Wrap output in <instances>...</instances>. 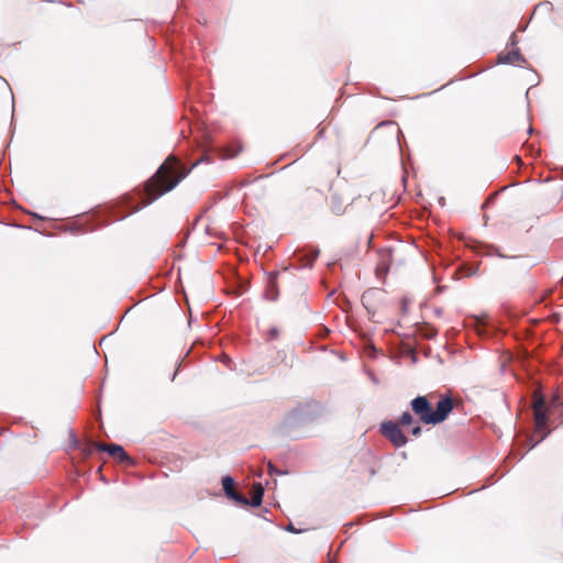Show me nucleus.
I'll return each instance as SVG.
<instances>
[{
  "label": "nucleus",
  "instance_id": "f257e3e1",
  "mask_svg": "<svg viewBox=\"0 0 563 563\" xmlns=\"http://www.w3.org/2000/svg\"><path fill=\"white\" fill-rule=\"evenodd\" d=\"M187 175L185 166L175 156L167 157L156 173L137 189L141 203L133 207L132 212H137L163 195L173 190Z\"/></svg>",
  "mask_w": 563,
  "mask_h": 563
},
{
  "label": "nucleus",
  "instance_id": "f03ea898",
  "mask_svg": "<svg viewBox=\"0 0 563 563\" xmlns=\"http://www.w3.org/2000/svg\"><path fill=\"white\" fill-rule=\"evenodd\" d=\"M434 395L417 396L410 402L412 412L419 418V421L424 424H439L443 422L452 412L454 405L453 399L449 396L442 397L437 402V408L433 409L432 401Z\"/></svg>",
  "mask_w": 563,
  "mask_h": 563
},
{
  "label": "nucleus",
  "instance_id": "7ed1b4c3",
  "mask_svg": "<svg viewBox=\"0 0 563 563\" xmlns=\"http://www.w3.org/2000/svg\"><path fill=\"white\" fill-rule=\"evenodd\" d=\"M560 407H563V399H561L558 393L553 394L548 401H545L541 394L534 393L533 417L537 432H541L547 428L549 421L548 413H554ZM560 415H563V409L560 411Z\"/></svg>",
  "mask_w": 563,
  "mask_h": 563
},
{
  "label": "nucleus",
  "instance_id": "20e7f679",
  "mask_svg": "<svg viewBox=\"0 0 563 563\" xmlns=\"http://www.w3.org/2000/svg\"><path fill=\"white\" fill-rule=\"evenodd\" d=\"M380 433L396 448L404 446L408 442L399 424L391 420L380 424Z\"/></svg>",
  "mask_w": 563,
  "mask_h": 563
},
{
  "label": "nucleus",
  "instance_id": "39448f33",
  "mask_svg": "<svg viewBox=\"0 0 563 563\" xmlns=\"http://www.w3.org/2000/svg\"><path fill=\"white\" fill-rule=\"evenodd\" d=\"M96 446L98 451L107 452L111 457L120 463L133 464L132 459L119 444L99 443Z\"/></svg>",
  "mask_w": 563,
  "mask_h": 563
},
{
  "label": "nucleus",
  "instance_id": "423d86ee",
  "mask_svg": "<svg viewBox=\"0 0 563 563\" xmlns=\"http://www.w3.org/2000/svg\"><path fill=\"white\" fill-rule=\"evenodd\" d=\"M303 419L302 415L299 410L295 409L290 411L285 418L283 424L280 426V432L286 437H291L292 430L302 424Z\"/></svg>",
  "mask_w": 563,
  "mask_h": 563
},
{
  "label": "nucleus",
  "instance_id": "0eeeda50",
  "mask_svg": "<svg viewBox=\"0 0 563 563\" xmlns=\"http://www.w3.org/2000/svg\"><path fill=\"white\" fill-rule=\"evenodd\" d=\"M222 486L225 495L229 498L233 499L239 504L249 505V500L235 490L234 481L231 476H224L222 478Z\"/></svg>",
  "mask_w": 563,
  "mask_h": 563
},
{
  "label": "nucleus",
  "instance_id": "6e6552de",
  "mask_svg": "<svg viewBox=\"0 0 563 563\" xmlns=\"http://www.w3.org/2000/svg\"><path fill=\"white\" fill-rule=\"evenodd\" d=\"M393 262V253L390 249L378 251V261L376 265V274H386Z\"/></svg>",
  "mask_w": 563,
  "mask_h": 563
},
{
  "label": "nucleus",
  "instance_id": "1a4fd4ad",
  "mask_svg": "<svg viewBox=\"0 0 563 563\" xmlns=\"http://www.w3.org/2000/svg\"><path fill=\"white\" fill-rule=\"evenodd\" d=\"M349 200H342L338 194H332L330 202L332 211L338 216L344 213L345 208L349 206Z\"/></svg>",
  "mask_w": 563,
  "mask_h": 563
},
{
  "label": "nucleus",
  "instance_id": "9d476101",
  "mask_svg": "<svg viewBox=\"0 0 563 563\" xmlns=\"http://www.w3.org/2000/svg\"><path fill=\"white\" fill-rule=\"evenodd\" d=\"M499 62L504 64L519 65L525 62V58L519 51L516 49L504 55H499Z\"/></svg>",
  "mask_w": 563,
  "mask_h": 563
},
{
  "label": "nucleus",
  "instance_id": "9b49d317",
  "mask_svg": "<svg viewBox=\"0 0 563 563\" xmlns=\"http://www.w3.org/2000/svg\"><path fill=\"white\" fill-rule=\"evenodd\" d=\"M264 495V489L260 483L254 484L252 488V499L249 501V505L257 507L262 504Z\"/></svg>",
  "mask_w": 563,
  "mask_h": 563
},
{
  "label": "nucleus",
  "instance_id": "f8f14e48",
  "mask_svg": "<svg viewBox=\"0 0 563 563\" xmlns=\"http://www.w3.org/2000/svg\"><path fill=\"white\" fill-rule=\"evenodd\" d=\"M261 191H263V187L258 181H256L249 187V191L245 194V198H260Z\"/></svg>",
  "mask_w": 563,
  "mask_h": 563
},
{
  "label": "nucleus",
  "instance_id": "ddd939ff",
  "mask_svg": "<svg viewBox=\"0 0 563 563\" xmlns=\"http://www.w3.org/2000/svg\"><path fill=\"white\" fill-rule=\"evenodd\" d=\"M319 253H320V252H319V250H311V251H309L308 253H306V254L303 255V257L301 258V261H303V260H305L303 265H305V266H310V267H311V266H312V264L314 263V261L318 258Z\"/></svg>",
  "mask_w": 563,
  "mask_h": 563
},
{
  "label": "nucleus",
  "instance_id": "4468645a",
  "mask_svg": "<svg viewBox=\"0 0 563 563\" xmlns=\"http://www.w3.org/2000/svg\"><path fill=\"white\" fill-rule=\"evenodd\" d=\"M277 276H278V273H273L269 278L268 291L271 292L269 294L271 299H275L278 294L277 284H276Z\"/></svg>",
  "mask_w": 563,
  "mask_h": 563
},
{
  "label": "nucleus",
  "instance_id": "2eb2a0df",
  "mask_svg": "<svg viewBox=\"0 0 563 563\" xmlns=\"http://www.w3.org/2000/svg\"><path fill=\"white\" fill-rule=\"evenodd\" d=\"M397 423L399 424V427L400 426H410L413 423V417L410 412L406 411L400 416Z\"/></svg>",
  "mask_w": 563,
  "mask_h": 563
},
{
  "label": "nucleus",
  "instance_id": "dca6fc26",
  "mask_svg": "<svg viewBox=\"0 0 563 563\" xmlns=\"http://www.w3.org/2000/svg\"><path fill=\"white\" fill-rule=\"evenodd\" d=\"M97 444H99L98 442H88L86 443V445L82 448V453L85 456H90L95 450H97Z\"/></svg>",
  "mask_w": 563,
  "mask_h": 563
},
{
  "label": "nucleus",
  "instance_id": "f3484780",
  "mask_svg": "<svg viewBox=\"0 0 563 563\" xmlns=\"http://www.w3.org/2000/svg\"><path fill=\"white\" fill-rule=\"evenodd\" d=\"M497 198H498V194H497V192H496V194L490 195V196L487 198L486 202L483 205V208H484V209H486L487 207H489V206L494 205V203L497 201Z\"/></svg>",
  "mask_w": 563,
  "mask_h": 563
},
{
  "label": "nucleus",
  "instance_id": "a211bd4d",
  "mask_svg": "<svg viewBox=\"0 0 563 563\" xmlns=\"http://www.w3.org/2000/svg\"><path fill=\"white\" fill-rule=\"evenodd\" d=\"M279 333H280V330L277 327H273L268 330V338L271 340H276V339H278Z\"/></svg>",
  "mask_w": 563,
  "mask_h": 563
},
{
  "label": "nucleus",
  "instance_id": "6ab92c4d",
  "mask_svg": "<svg viewBox=\"0 0 563 563\" xmlns=\"http://www.w3.org/2000/svg\"><path fill=\"white\" fill-rule=\"evenodd\" d=\"M488 319V316L487 314H481V316H477L475 317V321H476V325H484L486 324V320Z\"/></svg>",
  "mask_w": 563,
  "mask_h": 563
},
{
  "label": "nucleus",
  "instance_id": "aec40b11",
  "mask_svg": "<svg viewBox=\"0 0 563 563\" xmlns=\"http://www.w3.org/2000/svg\"><path fill=\"white\" fill-rule=\"evenodd\" d=\"M422 432V428L419 426V424H416L412 429H411V434L413 437H419Z\"/></svg>",
  "mask_w": 563,
  "mask_h": 563
},
{
  "label": "nucleus",
  "instance_id": "412c9836",
  "mask_svg": "<svg viewBox=\"0 0 563 563\" xmlns=\"http://www.w3.org/2000/svg\"><path fill=\"white\" fill-rule=\"evenodd\" d=\"M268 468H269L271 474H273L274 472H277L271 463L268 464Z\"/></svg>",
  "mask_w": 563,
  "mask_h": 563
}]
</instances>
